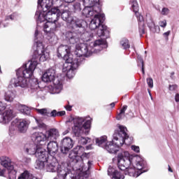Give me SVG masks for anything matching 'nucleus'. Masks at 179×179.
I'll list each match as a JSON object with an SVG mask.
<instances>
[{
    "instance_id": "obj_20",
    "label": "nucleus",
    "mask_w": 179,
    "mask_h": 179,
    "mask_svg": "<svg viewBox=\"0 0 179 179\" xmlns=\"http://www.w3.org/2000/svg\"><path fill=\"white\" fill-rule=\"evenodd\" d=\"M108 175L111 177L112 179H124L125 176L121 172H118L115 168L109 166L108 169Z\"/></svg>"
},
{
    "instance_id": "obj_40",
    "label": "nucleus",
    "mask_w": 179,
    "mask_h": 179,
    "mask_svg": "<svg viewBox=\"0 0 179 179\" xmlns=\"http://www.w3.org/2000/svg\"><path fill=\"white\" fill-rule=\"evenodd\" d=\"M131 150H134V152H136V153H139L141 150L139 148V146H136V145H131Z\"/></svg>"
},
{
    "instance_id": "obj_44",
    "label": "nucleus",
    "mask_w": 179,
    "mask_h": 179,
    "mask_svg": "<svg viewBox=\"0 0 179 179\" xmlns=\"http://www.w3.org/2000/svg\"><path fill=\"white\" fill-rule=\"evenodd\" d=\"M178 87V86L177 85H169V89L171 92H174Z\"/></svg>"
},
{
    "instance_id": "obj_6",
    "label": "nucleus",
    "mask_w": 179,
    "mask_h": 179,
    "mask_svg": "<svg viewBox=\"0 0 179 179\" xmlns=\"http://www.w3.org/2000/svg\"><path fill=\"white\" fill-rule=\"evenodd\" d=\"M69 122H73V124L72 132L74 136L78 138V143L80 145H87L90 141V138H85L82 135L83 134L89 135L92 121L86 117H71L69 119Z\"/></svg>"
},
{
    "instance_id": "obj_1",
    "label": "nucleus",
    "mask_w": 179,
    "mask_h": 179,
    "mask_svg": "<svg viewBox=\"0 0 179 179\" xmlns=\"http://www.w3.org/2000/svg\"><path fill=\"white\" fill-rule=\"evenodd\" d=\"M61 0H38V9L35 14V19L37 23L48 21L43 25V31H45V38L49 43H54L58 40V37L55 35L57 29L61 27V24L58 23L59 19L60 11L58 8H53L48 10L52 5H57ZM48 10V11H47Z\"/></svg>"
},
{
    "instance_id": "obj_19",
    "label": "nucleus",
    "mask_w": 179,
    "mask_h": 179,
    "mask_svg": "<svg viewBox=\"0 0 179 179\" xmlns=\"http://www.w3.org/2000/svg\"><path fill=\"white\" fill-rule=\"evenodd\" d=\"M71 48L69 45H61L58 48H57V54L58 57H64L65 59V62H66V59L71 57Z\"/></svg>"
},
{
    "instance_id": "obj_30",
    "label": "nucleus",
    "mask_w": 179,
    "mask_h": 179,
    "mask_svg": "<svg viewBox=\"0 0 179 179\" xmlns=\"http://www.w3.org/2000/svg\"><path fill=\"white\" fill-rule=\"evenodd\" d=\"M127 108H128V106H124L120 110V113L116 116V120H117V121H120V120H123L124 118L125 111H127Z\"/></svg>"
},
{
    "instance_id": "obj_33",
    "label": "nucleus",
    "mask_w": 179,
    "mask_h": 179,
    "mask_svg": "<svg viewBox=\"0 0 179 179\" xmlns=\"http://www.w3.org/2000/svg\"><path fill=\"white\" fill-rule=\"evenodd\" d=\"M36 122L38 127H33V129H45L47 128V125H45V124H44L41 120L36 119Z\"/></svg>"
},
{
    "instance_id": "obj_16",
    "label": "nucleus",
    "mask_w": 179,
    "mask_h": 179,
    "mask_svg": "<svg viewBox=\"0 0 179 179\" xmlns=\"http://www.w3.org/2000/svg\"><path fill=\"white\" fill-rule=\"evenodd\" d=\"M32 138L34 139L35 143L39 147L45 146L47 142H48L46 133L35 132L32 134Z\"/></svg>"
},
{
    "instance_id": "obj_18",
    "label": "nucleus",
    "mask_w": 179,
    "mask_h": 179,
    "mask_svg": "<svg viewBox=\"0 0 179 179\" xmlns=\"http://www.w3.org/2000/svg\"><path fill=\"white\" fill-rule=\"evenodd\" d=\"M131 9L134 12L138 20V26H145V22L143 21V16L139 14V6L138 5V1L136 0H131L130 1Z\"/></svg>"
},
{
    "instance_id": "obj_41",
    "label": "nucleus",
    "mask_w": 179,
    "mask_h": 179,
    "mask_svg": "<svg viewBox=\"0 0 179 179\" xmlns=\"http://www.w3.org/2000/svg\"><path fill=\"white\" fill-rule=\"evenodd\" d=\"M73 8L75 9L76 11H80L81 10V8H80V3H76L74 5H73Z\"/></svg>"
},
{
    "instance_id": "obj_57",
    "label": "nucleus",
    "mask_w": 179,
    "mask_h": 179,
    "mask_svg": "<svg viewBox=\"0 0 179 179\" xmlns=\"http://www.w3.org/2000/svg\"><path fill=\"white\" fill-rule=\"evenodd\" d=\"M169 171L173 173V169H171V167H170V166H169Z\"/></svg>"
},
{
    "instance_id": "obj_39",
    "label": "nucleus",
    "mask_w": 179,
    "mask_h": 179,
    "mask_svg": "<svg viewBox=\"0 0 179 179\" xmlns=\"http://www.w3.org/2000/svg\"><path fill=\"white\" fill-rule=\"evenodd\" d=\"M147 84L148 85V87H150V89H152L153 87V78H147Z\"/></svg>"
},
{
    "instance_id": "obj_37",
    "label": "nucleus",
    "mask_w": 179,
    "mask_h": 179,
    "mask_svg": "<svg viewBox=\"0 0 179 179\" xmlns=\"http://www.w3.org/2000/svg\"><path fill=\"white\" fill-rule=\"evenodd\" d=\"M170 13V10L168 8H163L161 11V15H163V16H167Z\"/></svg>"
},
{
    "instance_id": "obj_45",
    "label": "nucleus",
    "mask_w": 179,
    "mask_h": 179,
    "mask_svg": "<svg viewBox=\"0 0 179 179\" xmlns=\"http://www.w3.org/2000/svg\"><path fill=\"white\" fill-rule=\"evenodd\" d=\"M17 17V15H16V13H13V15L7 17V20H9V19H10V20H15Z\"/></svg>"
},
{
    "instance_id": "obj_48",
    "label": "nucleus",
    "mask_w": 179,
    "mask_h": 179,
    "mask_svg": "<svg viewBox=\"0 0 179 179\" xmlns=\"http://www.w3.org/2000/svg\"><path fill=\"white\" fill-rule=\"evenodd\" d=\"M6 170L5 169L0 168V176H3Z\"/></svg>"
},
{
    "instance_id": "obj_14",
    "label": "nucleus",
    "mask_w": 179,
    "mask_h": 179,
    "mask_svg": "<svg viewBox=\"0 0 179 179\" xmlns=\"http://www.w3.org/2000/svg\"><path fill=\"white\" fill-rule=\"evenodd\" d=\"M24 152L27 153V155H35L36 157H37L38 155H42L46 151L44 150V148L39 147V145L34 142H31L27 143L24 145Z\"/></svg>"
},
{
    "instance_id": "obj_47",
    "label": "nucleus",
    "mask_w": 179,
    "mask_h": 179,
    "mask_svg": "<svg viewBox=\"0 0 179 179\" xmlns=\"http://www.w3.org/2000/svg\"><path fill=\"white\" fill-rule=\"evenodd\" d=\"M140 62L141 64V71L143 74H145V69L143 68V60L140 59Z\"/></svg>"
},
{
    "instance_id": "obj_10",
    "label": "nucleus",
    "mask_w": 179,
    "mask_h": 179,
    "mask_svg": "<svg viewBox=\"0 0 179 179\" xmlns=\"http://www.w3.org/2000/svg\"><path fill=\"white\" fill-rule=\"evenodd\" d=\"M80 62H82V57H79L75 53L74 55H70L63 65L62 72L66 74L69 79H72L75 76V71Z\"/></svg>"
},
{
    "instance_id": "obj_7",
    "label": "nucleus",
    "mask_w": 179,
    "mask_h": 179,
    "mask_svg": "<svg viewBox=\"0 0 179 179\" xmlns=\"http://www.w3.org/2000/svg\"><path fill=\"white\" fill-rule=\"evenodd\" d=\"M103 48H107V41L106 39L99 38L90 45L87 43L77 44L74 54L78 57H90L92 54L100 52Z\"/></svg>"
},
{
    "instance_id": "obj_29",
    "label": "nucleus",
    "mask_w": 179,
    "mask_h": 179,
    "mask_svg": "<svg viewBox=\"0 0 179 179\" xmlns=\"http://www.w3.org/2000/svg\"><path fill=\"white\" fill-rule=\"evenodd\" d=\"M15 97H16V94H15V92H13V91H8L5 94L4 99L6 101H9L10 103L15 99Z\"/></svg>"
},
{
    "instance_id": "obj_21",
    "label": "nucleus",
    "mask_w": 179,
    "mask_h": 179,
    "mask_svg": "<svg viewBox=\"0 0 179 179\" xmlns=\"http://www.w3.org/2000/svg\"><path fill=\"white\" fill-rule=\"evenodd\" d=\"M48 141H57L59 137V131L57 129L52 128L45 131Z\"/></svg>"
},
{
    "instance_id": "obj_53",
    "label": "nucleus",
    "mask_w": 179,
    "mask_h": 179,
    "mask_svg": "<svg viewBox=\"0 0 179 179\" xmlns=\"http://www.w3.org/2000/svg\"><path fill=\"white\" fill-rule=\"evenodd\" d=\"M64 2H66L67 3H71V2H73L75 0H64Z\"/></svg>"
},
{
    "instance_id": "obj_54",
    "label": "nucleus",
    "mask_w": 179,
    "mask_h": 179,
    "mask_svg": "<svg viewBox=\"0 0 179 179\" xmlns=\"http://www.w3.org/2000/svg\"><path fill=\"white\" fill-rule=\"evenodd\" d=\"M69 134V130H65L64 132H63V135H66Z\"/></svg>"
},
{
    "instance_id": "obj_59",
    "label": "nucleus",
    "mask_w": 179,
    "mask_h": 179,
    "mask_svg": "<svg viewBox=\"0 0 179 179\" xmlns=\"http://www.w3.org/2000/svg\"><path fill=\"white\" fill-rule=\"evenodd\" d=\"M14 124H15V122H13L11 124V125H14Z\"/></svg>"
},
{
    "instance_id": "obj_12",
    "label": "nucleus",
    "mask_w": 179,
    "mask_h": 179,
    "mask_svg": "<svg viewBox=\"0 0 179 179\" xmlns=\"http://www.w3.org/2000/svg\"><path fill=\"white\" fill-rule=\"evenodd\" d=\"M59 16H62V19L66 22L67 23H70L71 24L73 29H76L80 34L82 33H85V26H86V21L83 20H79L76 17L73 18L71 17V12L69 10H64L61 12L59 10Z\"/></svg>"
},
{
    "instance_id": "obj_31",
    "label": "nucleus",
    "mask_w": 179,
    "mask_h": 179,
    "mask_svg": "<svg viewBox=\"0 0 179 179\" xmlns=\"http://www.w3.org/2000/svg\"><path fill=\"white\" fill-rule=\"evenodd\" d=\"M33 174L30 173L29 171H25L21 173L17 179H31Z\"/></svg>"
},
{
    "instance_id": "obj_11",
    "label": "nucleus",
    "mask_w": 179,
    "mask_h": 179,
    "mask_svg": "<svg viewBox=\"0 0 179 179\" xmlns=\"http://www.w3.org/2000/svg\"><path fill=\"white\" fill-rule=\"evenodd\" d=\"M42 80L45 83L53 82L52 94H58L62 91L64 87L62 81L59 80V78L55 77V69H49L46 70L42 76Z\"/></svg>"
},
{
    "instance_id": "obj_36",
    "label": "nucleus",
    "mask_w": 179,
    "mask_h": 179,
    "mask_svg": "<svg viewBox=\"0 0 179 179\" xmlns=\"http://www.w3.org/2000/svg\"><path fill=\"white\" fill-rule=\"evenodd\" d=\"M147 24L150 29H153V27H155V22H153L152 18L147 20Z\"/></svg>"
},
{
    "instance_id": "obj_43",
    "label": "nucleus",
    "mask_w": 179,
    "mask_h": 179,
    "mask_svg": "<svg viewBox=\"0 0 179 179\" xmlns=\"http://www.w3.org/2000/svg\"><path fill=\"white\" fill-rule=\"evenodd\" d=\"M139 26V33L140 35L145 34V25H138Z\"/></svg>"
},
{
    "instance_id": "obj_35",
    "label": "nucleus",
    "mask_w": 179,
    "mask_h": 179,
    "mask_svg": "<svg viewBox=\"0 0 179 179\" xmlns=\"http://www.w3.org/2000/svg\"><path fill=\"white\" fill-rule=\"evenodd\" d=\"M8 178L9 179H16V173H17L15 170V167L13 166V169H8Z\"/></svg>"
},
{
    "instance_id": "obj_32",
    "label": "nucleus",
    "mask_w": 179,
    "mask_h": 179,
    "mask_svg": "<svg viewBox=\"0 0 179 179\" xmlns=\"http://www.w3.org/2000/svg\"><path fill=\"white\" fill-rule=\"evenodd\" d=\"M120 47L123 50H128V48L130 47L129 41H128L127 38L122 39L120 41Z\"/></svg>"
},
{
    "instance_id": "obj_3",
    "label": "nucleus",
    "mask_w": 179,
    "mask_h": 179,
    "mask_svg": "<svg viewBox=\"0 0 179 179\" xmlns=\"http://www.w3.org/2000/svg\"><path fill=\"white\" fill-rule=\"evenodd\" d=\"M117 166L120 170H127L130 177H139L146 166V162L139 155H131L129 152L124 151L117 155Z\"/></svg>"
},
{
    "instance_id": "obj_2",
    "label": "nucleus",
    "mask_w": 179,
    "mask_h": 179,
    "mask_svg": "<svg viewBox=\"0 0 179 179\" xmlns=\"http://www.w3.org/2000/svg\"><path fill=\"white\" fill-rule=\"evenodd\" d=\"M84 9L83 10L82 15L85 17H93L90 23V29L91 30H96L97 29L96 34L99 37L106 36L108 33L107 26L102 24L104 22L106 17L101 12V8L99 5L100 0H83Z\"/></svg>"
},
{
    "instance_id": "obj_52",
    "label": "nucleus",
    "mask_w": 179,
    "mask_h": 179,
    "mask_svg": "<svg viewBox=\"0 0 179 179\" xmlns=\"http://www.w3.org/2000/svg\"><path fill=\"white\" fill-rule=\"evenodd\" d=\"M24 162H25V163H30V162H31V159L30 158H24Z\"/></svg>"
},
{
    "instance_id": "obj_38",
    "label": "nucleus",
    "mask_w": 179,
    "mask_h": 179,
    "mask_svg": "<svg viewBox=\"0 0 179 179\" xmlns=\"http://www.w3.org/2000/svg\"><path fill=\"white\" fill-rule=\"evenodd\" d=\"M48 117H58V111H57V110H53L52 111L49 110Z\"/></svg>"
},
{
    "instance_id": "obj_46",
    "label": "nucleus",
    "mask_w": 179,
    "mask_h": 179,
    "mask_svg": "<svg viewBox=\"0 0 179 179\" xmlns=\"http://www.w3.org/2000/svg\"><path fill=\"white\" fill-rule=\"evenodd\" d=\"M65 110L59 111L57 112V117H62V115H65Z\"/></svg>"
},
{
    "instance_id": "obj_27",
    "label": "nucleus",
    "mask_w": 179,
    "mask_h": 179,
    "mask_svg": "<svg viewBox=\"0 0 179 179\" xmlns=\"http://www.w3.org/2000/svg\"><path fill=\"white\" fill-rule=\"evenodd\" d=\"M17 110L24 115H30V113H31L30 108L26 106V105H19L17 106Z\"/></svg>"
},
{
    "instance_id": "obj_61",
    "label": "nucleus",
    "mask_w": 179,
    "mask_h": 179,
    "mask_svg": "<svg viewBox=\"0 0 179 179\" xmlns=\"http://www.w3.org/2000/svg\"><path fill=\"white\" fill-rule=\"evenodd\" d=\"M0 72H1V66H0Z\"/></svg>"
},
{
    "instance_id": "obj_24",
    "label": "nucleus",
    "mask_w": 179,
    "mask_h": 179,
    "mask_svg": "<svg viewBox=\"0 0 179 179\" xmlns=\"http://www.w3.org/2000/svg\"><path fill=\"white\" fill-rule=\"evenodd\" d=\"M30 124V122L29 120H20L17 123V129L20 132H22V134H24L26 131H27V128H29V124Z\"/></svg>"
},
{
    "instance_id": "obj_26",
    "label": "nucleus",
    "mask_w": 179,
    "mask_h": 179,
    "mask_svg": "<svg viewBox=\"0 0 179 179\" xmlns=\"http://www.w3.org/2000/svg\"><path fill=\"white\" fill-rule=\"evenodd\" d=\"M66 38L69 41L70 44H76L79 38L76 37V34L68 31L66 33Z\"/></svg>"
},
{
    "instance_id": "obj_28",
    "label": "nucleus",
    "mask_w": 179,
    "mask_h": 179,
    "mask_svg": "<svg viewBox=\"0 0 179 179\" xmlns=\"http://www.w3.org/2000/svg\"><path fill=\"white\" fill-rule=\"evenodd\" d=\"M29 83H30V89L31 90H38L40 85L38 83V79L37 78H33L29 80Z\"/></svg>"
},
{
    "instance_id": "obj_5",
    "label": "nucleus",
    "mask_w": 179,
    "mask_h": 179,
    "mask_svg": "<svg viewBox=\"0 0 179 179\" xmlns=\"http://www.w3.org/2000/svg\"><path fill=\"white\" fill-rule=\"evenodd\" d=\"M117 129L113 134V143L111 141L108 142L105 148L108 153H117L122 145H129L134 141V138L129 137L127 133L128 129L125 126L117 124Z\"/></svg>"
},
{
    "instance_id": "obj_8",
    "label": "nucleus",
    "mask_w": 179,
    "mask_h": 179,
    "mask_svg": "<svg viewBox=\"0 0 179 179\" xmlns=\"http://www.w3.org/2000/svg\"><path fill=\"white\" fill-rule=\"evenodd\" d=\"M44 39V36L41 31L37 28L34 33V42L36 45V48L34 52L33 59H39L41 62H45V61L50 59V52L44 44H43V40Z\"/></svg>"
},
{
    "instance_id": "obj_9",
    "label": "nucleus",
    "mask_w": 179,
    "mask_h": 179,
    "mask_svg": "<svg viewBox=\"0 0 179 179\" xmlns=\"http://www.w3.org/2000/svg\"><path fill=\"white\" fill-rule=\"evenodd\" d=\"M45 169L49 173H57V177L59 179H66V177H71V170L65 166V164H59L57 158L51 155L48 156V154Z\"/></svg>"
},
{
    "instance_id": "obj_49",
    "label": "nucleus",
    "mask_w": 179,
    "mask_h": 179,
    "mask_svg": "<svg viewBox=\"0 0 179 179\" xmlns=\"http://www.w3.org/2000/svg\"><path fill=\"white\" fill-rule=\"evenodd\" d=\"M65 108L67 111H71L72 110V106L71 105H67L65 106Z\"/></svg>"
},
{
    "instance_id": "obj_62",
    "label": "nucleus",
    "mask_w": 179,
    "mask_h": 179,
    "mask_svg": "<svg viewBox=\"0 0 179 179\" xmlns=\"http://www.w3.org/2000/svg\"><path fill=\"white\" fill-rule=\"evenodd\" d=\"M145 54H146V51H145Z\"/></svg>"
},
{
    "instance_id": "obj_15",
    "label": "nucleus",
    "mask_w": 179,
    "mask_h": 179,
    "mask_svg": "<svg viewBox=\"0 0 179 179\" xmlns=\"http://www.w3.org/2000/svg\"><path fill=\"white\" fill-rule=\"evenodd\" d=\"M37 160L35 164L36 170H43L47 166V159H48V152L43 151L42 154L38 155Z\"/></svg>"
},
{
    "instance_id": "obj_42",
    "label": "nucleus",
    "mask_w": 179,
    "mask_h": 179,
    "mask_svg": "<svg viewBox=\"0 0 179 179\" xmlns=\"http://www.w3.org/2000/svg\"><path fill=\"white\" fill-rule=\"evenodd\" d=\"M159 25L160 27H166L167 26V21L166 20L159 21Z\"/></svg>"
},
{
    "instance_id": "obj_56",
    "label": "nucleus",
    "mask_w": 179,
    "mask_h": 179,
    "mask_svg": "<svg viewBox=\"0 0 179 179\" xmlns=\"http://www.w3.org/2000/svg\"><path fill=\"white\" fill-rule=\"evenodd\" d=\"M171 78L173 79L174 78V72L171 73Z\"/></svg>"
},
{
    "instance_id": "obj_17",
    "label": "nucleus",
    "mask_w": 179,
    "mask_h": 179,
    "mask_svg": "<svg viewBox=\"0 0 179 179\" xmlns=\"http://www.w3.org/2000/svg\"><path fill=\"white\" fill-rule=\"evenodd\" d=\"M61 152L64 155H66L72 148H73V140L69 137H65L61 141Z\"/></svg>"
},
{
    "instance_id": "obj_22",
    "label": "nucleus",
    "mask_w": 179,
    "mask_h": 179,
    "mask_svg": "<svg viewBox=\"0 0 179 179\" xmlns=\"http://www.w3.org/2000/svg\"><path fill=\"white\" fill-rule=\"evenodd\" d=\"M50 141L47 145V149L48 153L53 155L56 152H58V143L54 140H50Z\"/></svg>"
},
{
    "instance_id": "obj_34",
    "label": "nucleus",
    "mask_w": 179,
    "mask_h": 179,
    "mask_svg": "<svg viewBox=\"0 0 179 179\" xmlns=\"http://www.w3.org/2000/svg\"><path fill=\"white\" fill-rule=\"evenodd\" d=\"M37 113L38 114H41V115H43L44 117H49L50 114V109L47 108H42V109H36Z\"/></svg>"
},
{
    "instance_id": "obj_25",
    "label": "nucleus",
    "mask_w": 179,
    "mask_h": 179,
    "mask_svg": "<svg viewBox=\"0 0 179 179\" xmlns=\"http://www.w3.org/2000/svg\"><path fill=\"white\" fill-rule=\"evenodd\" d=\"M96 145L99 146V148H103L106 149L107 145H108V141H107V136H103L95 139Z\"/></svg>"
},
{
    "instance_id": "obj_55",
    "label": "nucleus",
    "mask_w": 179,
    "mask_h": 179,
    "mask_svg": "<svg viewBox=\"0 0 179 179\" xmlns=\"http://www.w3.org/2000/svg\"><path fill=\"white\" fill-rule=\"evenodd\" d=\"M86 149H87V150H90V149H92V145L87 146Z\"/></svg>"
},
{
    "instance_id": "obj_60",
    "label": "nucleus",
    "mask_w": 179,
    "mask_h": 179,
    "mask_svg": "<svg viewBox=\"0 0 179 179\" xmlns=\"http://www.w3.org/2000/svg\"><path fill=\"white\" fill-rule=\"evenodd\" d=\"M156 27H157V29H159V27H157V26Z\"/></svg>"
},
{
    "instance_id": "obj_4",
    "label": "nucleus",
    "mask_w": 179,
    "mask_h": 179,
    "mask_svg": "<svg viewBox=\"0 0 179 179\" xmlns=\"http://www.w3.org/2000/svg\"><path fill=\"white\" fill-rule=\"evenodd\" d=\"M38 64L37 60L32 59L20 67L16 72L17 78L11 79L10 86L11 87H22L23 89L29 87L27 79L33 76V73Z\"/></svg>"
},
{
    "instance_id": "obj_51",
    "label": "nucleus",
    "mask_w": 179,
    "mask_h": 179,
    "mask_svg": "<svg viewBox=\"0 0 179 179\" xmlns=\"http://www.w3.org/2000/svg\"><path fill=\"white\" fill-rule=\"evenodd\" d=\"M175 101H176V103H178V101H179V94H176L175 95Z\"/></svg>"
},
{
    "instance_id": "obj_23",
    "label": "nucleus",
    "mask_w": 179,
    "mask_h": 179,
    "mask_svg": "<svg viewBox=\"0 0 179 179\" xmlns=\"http://www.w3.org/2000/svg\"><path fill=\"white\" fill-rule=\"evenodd\" d=\"M0 164L3 166V167L7 169V170H9V169H13L12 160L8 157H1L0 159Z\"/></svg>"
},
{
    "instance_id": "obj_50",
    "label": "nucleus",
    "mask_w": 179,
    "mask_h": 179,
    "mask_svg": "<svg viewBox=\"0 0 179 179\" xmlns=\"http://www.w3.org/2000/svg\"><path fill=\"white\" fill-rule=\"evenodd\" d=\"M163 36H164V37H165V38L169 37V36H170V31H166V32H164V33L163 34Z\"/></svg>"
},
{
    "instance_id": "obj_13",
    "label": "nucleus",
    "mask_w": 179,
    "mask_h": 179,
    "mask_svg": "<svg viewBox=\"0 0 179 179\" xmlns=\"http://www.w3.org/2000/svg\"><path fill=\"white\" fill-rule=\"evenodd\" d=\"M15 118L13 109H6V103L0 102V124L8 125Z\"/></svg>"
},
{
    "instance_id": "obj_58",
    "label": "nucleus",
    "mask_w": 179,
    "mask_h": 179,
    "mask_svg": "<svg viewBox=\"0 0 179 179\" xmlns=\"http://www.w3.org/2000/svg\"><path fill=\"white\" fill-rule=\"evenodd\" d=\"M112 107H115V103H112L110 104Z\"/></svg>"
}]
</instances>
